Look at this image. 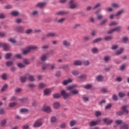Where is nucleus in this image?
Wrapping results in <instances>:
<instances>
[{"label":"nucleus","instance_id":"nucleus-1","mask_svg":"<svg viewBox=\"0 0 129 129\" xmlns=\"http://www.w3.org/2000/svg\"><path fill=\"white\" fill-rule=\"evenodd\" d=\"M76 87H77V86L76 85H74L73 86L68 87L67 88V89L68 90H71L70 92L72 94H73V95H76V94H78V93H79V91L77 90H73Z\"/></svg>","mask_w":129,"mask_h":129},{"label":"nucleus","instance_id":"nucleus-2","mask_svg":"<svg viewBox=\"0 0 129 129\" xmlns=\"http://www.w3.org/2000/svg\"><path fill=\"white\" fill-rule=\"evenodd\" d=\"M37 49H38V47L36 46H29L23 51V54H28L31 50H37Z\"/></svg>","mask_w":129,"mask_h":129},{"label":"nucleus","instance_id":"nucleus-3","mask_svg":"<svg viewBox=\"0 0 129 129\" xmlns=\"http://www.w3.org/2000/svg\"><path fill=\"white\" fill-rule=\"evenodd\" d=\"M127 106H124L121 108L122 111H119L117 112V115H122L123 113L125 114H128V110L126 109Z\"/></svg>","mask_w":129,"mask_h":129},{"label":"nucleus","instance_id":"nucleus-4","mask_svg":"<svg viewBox=\"0 0 129 129\" xmlns=\"http://www.w3.org/2000/svg\"><path fill=\"white\" fill-rule=\"evenodd\" d=\"M43 124V122L41 120H36L33 125L34 127H40Z\"/></svg>","mask_w":129,"mask_h":129},{"label":"nucleus","instance_id":"nucleus-5","mask_svg":"<svg viewBox=\"0 0 129 129\" xmlns=\"http://www.w3.org/2000/svg\"><path fill=\"white\" fill-rule=\"evenodd\" d=\"M61 95L63 97L64 99H66L67 98H68L69 97L70 94L67 93L65 90H62L61 91Z\"/></svg>","mask_w":129,"mask_h":129},{"label":"nucleus","instance_id":"nucleus-6","mask_svg":"<svg viewBox=\"0 0 129 129\" xmlns=\"http://www.w3.org/2000/svg\"><path fill=\"white\" fill-rule=\"evenodd\" d=\"M120 29H121V27L120 26H118V27L109 31L108 32V34H112V33L113 32H119V31H120Z\"/></svg>","mask_w":129,"mask_h":129},{"label":"nucleus","instance_id":"nucleus-7","mask_svg":"<svg viewBox=\"0 0 129 129\" xmlns=\"http://www.w3.org/2000/svg\"><path fill=\"white\" fill-rule=\"evenodd\" d=\"M3 47L5 51H9V49H10V46L9 44L6 43H0V47Z\"/></svg>","mask_w":129,"mask_h":129},{"label":"nucleus","instance_id":"nucleus-8","mask_svg":"<svg viewBox=\"0 0 129 129\" xmlns=\"http://www.w3.org/2000/svg\"><path fill=\"white\" fill-rule=\"evenodd\" d=\"M100 119L97 120L96 121H91L89 122V124L90 126H94V125H96L98 124L99 122H100Z\"/></svg>","mask_w":129,"mask_h":129},{"label":"nucleus","instance_id":"nucleus-9","mask_svg":"<svg viewBox=\"0 0 129 129\" xmlns=\"http://www.w3.org/2000/svg\"><path fill=\"white\" fill-rule=\"evenodd\" d=\"M75 0H70V9H76L77 7V5L74 4Z\"/></svg>","mask_w":129,"mask_h":129},{"label":"nucleus","instance_id":"nucleus-10","mask_svg":"<svg viewBox=\"0 0 129 129\" xmlns=\"http://www.w3.org/2000/svg\"><path fill=\"white\" fill-rule=\"evenodd\" d=\"M103 121L107 124V125H109V124H111V123H112V122L113 121L111 119H109L107 118H105L103 119Z\"/></svg>","mask_w":129,"mask_h":129},{"label":"nucleus","instance_id":"nucleus-11","mask_svg":"<svg viewBox=\"0 0 129 129\" xmlns=\"http://www.w3.org/2000/svg\"><path fill=\"white\" fill-rule=\"evenodd\" d=\"M62 44L64 47H70L71 45V43L67 40H64L62 41Z\"/></svg>","mask_w":129,"mask_h":129},{"label":"nucleus","instance_id":"nucleus-12","mask_svg":"<svg viewBox=\"0 0 129 129\" xmlns=\"http://www.w3.org/2000/svg\"><path fill=\"white\" fill-rule=\"evenodd\" d=\"M46 5H47V3L45 2L39 3L37 4V5H36V7H38L39 8H44V7H46Z\"/></svg>","mask_w":129,"mask_h":129},{"label":"nucleus","instance_id":"nucleus-13","mask_svg":"<svg viewBox=\"0 0 129 129\" xmlns=\"http://www.w3.org/2000/svg\"><path fill=\"white\" fill-rule=\"evenodd\" d=\"M72 82V80L71 79H69L68 80H64L63 81L62 84L63 85H67V84L69 83H71Z\"/></svg>","mask_w":129,"mask_h":129},{"label":"nucleus","instance_id":"nucleus-14","mask_svg":"<svg viewBox=\"0 0 129 129\" xmlns=\"http://www.w3.org/2000/svg\"><path fill=\"white\" fill-rule=\"evenodd\" d=\"M56 36H57V34H56L55 33H53V32L48 33L46 35V37H50L51 38L56 37Z\"/></svg>","mask_w":129,"mask_h":129},{"label":"nucleus","instance_id":"nucleus-15","mask_svg":"<svg viewBox=\"0 0 129 129\" xmlns=\"http://www.w3.org/2000/svg\"><path fill=\"white\" fill-rule=\"evenodd\" d=\"M74 65L75 66H80L81 65H82V61L81 60H76L74 62Z\"/></svg>","mask_w":129,"mask_h":129},{"label":"nucleus","instance_id":"nucleus-16","mask_svg":"<svg viewBox=\"0 0 129 129\" xmlns=\"http://www.w3.org/2000/svg\"><path fill=\"white\" fill-rule=\"evenodd\" d=\"M43 110L44 111H45V112H47L48 113H49V112H51V108L49 106H46L44 107L43 108Z\"/></svg>","mask_w":129,"mask_h":129},{"label":"nucleus","instance_id":"nucleus-17","mask_svg":"<svg viewBox=\"0 0 129 129\" xmlns=\"http://www.w3.org/2000/svg\"><path fill=\"white\" fill-rule=\"evenodd\" d=\"M47 56H48V54H43L40 57L41 60V61H46V60H47Z\"/></svg>","mask_w":129,"mask_h":129},{"label":"nucleus","instance_id":"nucleus-18","mask_svg":"<svg viewBox=\"0 0 129 129\" xmlns=\"http://www.w3.org/2000/svg\"><path fill=\"white\" fill-rule=\"evenodd\" d=\"M17 32H19L20 33H22L23 31H24V27L23 26H19L16 28Z\"/></svg>","mask_w":129,"mask_h":129},{"label":"nucleus","instance_id":"nucleus-19","mask_svg":"<svg viewBox=\"0 0 129 129\" xmlns=\"http://www.w3.org/2000/svg\"><path fill=\"white\" fill-rule=\"evenodd\" d=\"M7 123V119H4L3 120H1L0 122V124L1 126H5Z\"/></svg>","mask_w":129,"mask_h":129},{"label":"nucleus","instance_id":"nucleus-20","mask_svg":"<svg viewBox=\"0 0 129 129\" xmlns=\"http://www.w3.org/2000/svg\"><path fill=\"white\" fill-rule=\"evenodd\" d=\"M111 7L112 9H117L119 7V5L117 3H113L111 4Z\"/></svg>","mask_w":129,"mask_h":129},{"label":"nucleus","instance_id":"nucleus-21","mask_svg":"<svg viewBox=\"0 0 129 129\" xmlns=\"http://www.w3.org/2000/svg\"><path fill=\"white\" fill-rule=\"evenodd\" d=\"M27 78H28L29 81L33 82L35 80V79H34V76H33L28 75Z\"/></svg>","mask_w":129,"mask_h":129},{"label":"nucleus","instance_id":"nucleus-22","mask_svg":"<svg viewBox=\"0 0 129 129\" xmlns=\"http://www.w3.org/2000/svg\"><path fill=\"white\" fill-rule=\"evenodd\" d=\"M123 13V10H121L118 11L116 14L115 15V17H118V16H120Z\"/></svg>","mask_w":129,"mask_h":129},{"label":"nucleus","instance_id":"nucleus-23","mask_svg":"<svg viewBox=\"0 0 129 129\" xmlns=\"http://www.w3.org/2000/svg\"><path fill=\"white\" fill-rule=\"evenodd\" d=\"M46 85L45 84L41 83L39 84L38 87H39V88L41 89L42 88H44V87H46Z\"/></svg>","mask_w":129,"mask_h":129},{"label":"nucleus","instance_id":"nucleus-24","mask_svg":"<svg viewBox=\"0 0 129 129\" xmlns=\"http://www.w3.org/2000/svg\"><path fill=\"white\" fill-rule=\"evenodd\" d=\"M53 106L54 108H59V107H60V104L57 102H54L53 104Z\"/></svg>","mask_w":129,"mask_h":129},{"label":"nucleus","instance_id":"nucleus-25","mask_svg":"<svg viewBox=\"0 0 129 129\" xmlns=\"http://www.w3.org/2000/svg\"><path fill=\"white\" fill-rule=\"evenodd\" d=\"M51 92V90L49 89H46L44 91V93L45 95H48Z\"/></svg>","mask_w":129,"mask_h":129},{"label":"nucleus","instance_id":"nucleus-26","mask_svg":"<svg viewBox=\"0 0 129 129\" xmlns=\"http://www.w3.org/2000/svg\"><path fill=\"white\" fill-rule=\"evenodd\" d=\"M12 16H13L14 17H17L19 15V12L18 11H13L11 12Z\"/></svg>","mask_w":129,"mask_h":129},{"label":"nucleus","instance_id":"nucleus-27","mask_svg":"<svg viewBox=\"0 0 129 129\" xmlns=\"http://www.w3.org/2000/svg\"><path fill=\"white\" fill-rule=\"evenodd\" d=\"M118 95L119 96V97H124V96H125V94H124V93L122 92H120L118 93Z\"/></svg>","mask_w":129,"mask_h":129},{"label":"nucleus","instance_id":"nucleus-28","mask_svg":"<svg viewBox=\"0 0 129 129\" xmlns=\"http://www.w3.org/2000/svg\"><path fill=\"white\" fill-rule=\"evenodd\" d=\"M123 48H120L119 50L116 51V55H120V54H121V53L123 52Z\"/></svg>","mask_w":129,"mask_h":129},{"label":"nucleus","instance_id":"nucleus-29","mask_svg":"<svg viewBox=\"0 0 129 129\" xmlns=\"http://www.w3.org/2000/svg\"><path fill=\"white\" fill-rule=\"evenodd\" d=\"M50 66V63H46L44 64L42 66V70H45V69H47Z\"/></svg>","mask_w":129,"mask_h":129},{"label":"nucleus","instance_id":"nucleus-30","mask_svg":"<svg viewBox=\"0 0 129 129\" xmlns=\"http://www.w3.org/2000/svg\"><path fill=\"white\" fill-rule=\"evenodd\" d=\"M53 98H59L61 97V95L60 94L55 93L53 95Z\"/></svg>","mask_w":129,"mask_h":129},{"label":"nucleus","instance_id":"nucleus-31","mask_svg":"<svg viewBox=\"0 0 129 129\" xmlns=\"http://www.w3.org/2000/svg\"><path fill=\"white\" fill-rule=\"evenodd\" d=\"M21 82L22 83H24V82H26V80H27V77H21L20 78Z\"/></svg>","mask_w":129,"mask_h":129},{"label":"nucleus","instance_id":"nucleus-32","mask_svg":"<svg viewBox=\"0 0 129 129\" xmlns=\"http://www.w3.org/2000/svg\"><path fill=\"white\" fill-rule=\"evenodd\" d=\"M56 120H57V118L55 116H52L50 118V121L51 122H56Z\"/></svg>","mask_w":129,"mask_h":129},{"label":"nucleus","instance_id":"nucleus-33","mask_svg":"<svg viewBox=\"0 0 129 129\" xmlns=\"http://www.w3.org/2000/svg\"><path fill=\"white\" fill-rule=\"evenodd\" d=\"M83 64L85 66H88V65H90V62H89V60H85L83 61Z\"/></svg>","mask_w":129,"mask_h":129},{"label":"nucleus","instance_id":"nucleus-34","mask_svg":"<svg viewBox=\"0 0 129 129\" xmlns=\"http://www.w3.org/2000/svg\"><path fill=\"white\" fill-rule=\"evenodd\" d=\"M80 79H82V80H85L86 79V75H82L80 77H79Z\"/></svg>","mask_w":129,"mask_h":129},{"label":"nucleus","instance_id":"nucleus-35","mask_svg":"<svg viewBox=\"0 0 129 129\" xmlns=\"http://www.w3.org/2000/svg\"><path fill=\"white\" fill-rule=\"evenodd\" d=\"M97 81H102L103 80V77L101 76H99L96 77Z\"/></svg>","mask_w":129,"mask_h":129},{"label":"nucleus","instance_id":"nucleus-36","mask_svg":"<svg viewBox=\"0 0 129 129\" xmlns=\"http://www.w3.org/2000/svg\"><path fill=\"white\" fill-rule=\"evenodd\" d=\"M76 123V121L72 120V121H70V126H74V125H75Z\"/></svg>","mask_w":129,"mask_h":129},{"label":"nucleus","instance_id":"nucleus-37","mask_svg":"<svg viewBox=\"0 0 129 129\" xmlns=\"http://www.w3.org/2000/svg\"><path fill=\"white\" fill-rule=\"evenodd\" d=\"M101 6L100 3H97L95 5L94 7H92V10H95V9H97V8H99V7Z\"/></svg>","mask_w":129,"mask_h":129},{"label":"nucleus","instance_id":"nucleus-38","mask_svg":"<svg viewBox=\"0 0 129 129\" xmlns=\"http://www.w3.org/2000/svg\"><path fill=\"white\" fill-rule=\"evenodd\" d=\"M120 129H128V125L127 124H123V126L121 127Z\"/></svg>","mask_w":129,"mask_h":129},{"label":"nucleus","instance_id":"nucleus-39","mask_svg":"<svg viewBox=\"0 0 129 129\" xmlns=\"http://www.w3.org/2000/svg\"><path fill=\"white\" fill-rule=\"evenodd\" d=\"M72 73L73 75L77 76L78 75V74H79V72L76 70H74L72 71Z\"/></svg>","mask_w":129,"mask_h":129},{"label":"nucleus","instance_id":"nucleus-40","mask_svg":"<svg viewBox=\"0 0 129 129\" xmlns=\"http://www.w3.org/2000/svg\"><path fill=\"white\" fill-rule=\"evenodd\" d=\"M17 66L18 67H19V68H25V64H24L22 63H18Z\"/></svg>","mask_w":129,"mask_h":129},{"label":"nucleus","instance_id":"nucleus-41","mask_svg":"<svg viewBox=\"0 0 129 129\" xmlns=\"http://www.w3.org/2000/svg\"><path fill=\"white\" fill-rule=\"evenodd\" d=\"M101 40H102L101 38H97L93 41V43H98V42H100Z\"/></svg>","mask_w":129,"mask_h":129},{"label":"nucleus","instance_id":"nucleus-42","mask_svg":"<svg viewBox=\"0 0 129 129\" xmlns=\"http://www.w3.org/2000/svg\"><path fill=\"white\" fill-rule=\"evenodd\" d=\"M23 63H24L25 65H29V64H30V61H29V60L27 59H24L23 60Z\"/></svg>","mask_w":129,"mask_h":129},{"label":"nucleus","instance_id":"nucleus-43","mask_svg":"<svg viewBox=\"0 0 129 129\" xmlns=\"http://www.w3.org/2000/svg\"><path fill=\"white\" fill-rule=\"evenodd\" d=\"M65 18H60L57 21V22L59 23H62L63 22H64V21H65Z\"/></svg>","mask_w":129,"mask_h":129},{"label":"nucleus","instance_id":"nucleus-44","mask_svg":"<svg viewBox=\"0 0 129 129\" xmlns=\"http://www.w3.org/2000/svg\"><path fill=\"white\" fill-rule=\"evenodd\" d=\"M116 25H117V22H112L110 23V24H109V26H110V27H111V26H116Z\"/></svg>","mask_w":129,"mask_h":129},{"label":"nucleus","instance_id":"nucleus-45","mask_svg":"<svg viewBox=\"0 0 129 129\" xmlns=\"http://www.w3.org/2000/svg\"><path fill=\"white\" fill-rule=\"evenodd\" d=\"M91 85H87L84 86V88L85 89H90L91 88Z\"/></svg>","mask_w":129,"mask_h":129},{"label":"nucleus","instance_id":"nucleus-46","mask_svg":"<svg viewBox=\"0 0 129 129\" xmlns=\"http://www.w3.org/2000/svg\"><path fill=\"white\" fill-rule=\"evenodd\" d=\"M110 59V57L108 56H106L104 58V60L105 62H107Z\"/></svg>","mask_w":129,"mask_h":129},{"label":"nucleus","instance_id":"nucleus-47","mask_svg":"<svg viewBox=\"0 0 129 129\" xmlns=\"http://www.w3.org/2000/svg\"><path fill=\"white\" fill-rule=\"evenodd\" d=\"M17 103L15 102H12L9 103V106L10 107H14V106H15L16 105Z\"/></svg>","mask_w":129,"mask_h":129},{"label":"nucleus","instance_id":"nucleus-48","mask_svg":"<svg viewBox=\"0 0 129 129\" xmlns=\"http://www.w3.org/2000/svg\"><path fill=\"white\" fill-rule=\"evenodd\" d=\"M98 51V50L96 48H94L92 49V52L94 54H95L96 53H97Z\"/></svg>","mask_w":129,"mask_h":129},{"label":"nucleus","instance_id":"nucleus-49","mask_svg":"<svg viewBox=\"0 0 129 129\" xmlns=\"http://www.w3.org/2000/svg\"><path fill=\"white\" fill-rule=\"evenodd\" d=\"M7 88H8V85L5 84L1 89V91H5Z\"/></svg>","mask_w":129,"mask_h":129},{"label":"nucleus","instance_id":"nucleus-50","mask_svg":"<svg viewBox=\"0 0 129 129\" xmlns=\"http://www.w3.org/2000/svg\"><path fill=\"white\" fill-rule=\"evenodd\" d=\"M11 57H12V54L11 53H7L6 54L5 57L6 59H10Z\"/></svg>","mask_w":129,"mask_h":129},{"label":"nucleus","instance_id":"nucleus-51","mask_svg":"<svg viewBox=\"0 0 129 129\" xmlns=\"http://www.w3.org/2000/svg\"><path fill=\"white\" fill-rule=\"evenodd\" d=\"M115 123L116 124H121V123H122V121H121V120H116Z\"/></svg>","mask_w":129,"mask_h":129},{"label":"nucleus","instance_id":"nucleus-52","mask_svg":"<svg viewBox=\"0 0 129 129\" xmlns=\"http://www.w3.org/2000/svg\"><path fill=\"white\" fill-rule=\"evenodd\" d=\"M111 39H112L111 36H107L104 38V40H105V41H109V40H111Z\"/></svg>","mask_w":129,"mask_h":129},{"label":"nucleus","instance_id":"nucleus-53","mask_svg":"<svg viewBox=\"0 0 129 129\" xmlns=\"http://www.w3.org/2000/svg\"><path fill=\"white\" fill-rule=\"evenodd\" d=\"M101 115V112L99 111H96L95 112V115L96 116H99V115Z\"/></svg>","mask_w":129,"mask_h":129},{"label":"nucleus","instance_id":"nucleus-54","mask_svg":"<svg viewBox=\"0 0 129 129\" xmlns=\"http://www.w3.org/2000/svg\"><path fill=\"white\" fill-rule=\"evenodd\" d=\"M2 78L3 80H7V75L6 74L2 75Z\"/></svg>","mask_w":129,"mask_h":129},{"label":"nucleus","instance_id":"nucleus-55","mask_svg":"<svg viewBox=\"0 0 129 129\" xmlns=\"http://www.w3.org/2000/svg\"><path fill=\"white\" fill-rule=\"evenodd\" d=\"M20 101H21V102H26L27 101V98H23L19 99Z\"/></svg>","mask_w":129,"mask_h":129},{"label":"nucleus","instance_id":"nucleus-56","mask_svg":"<svg viewBox=\"0 0 129 129\" xmlns=\"http://www.w3.org/2000/svg\"><path fill=\"white\" fill-rule=\"evenodd\" d=\"M15 57L18 59H22V55L20 54H17L15 55Z\"/></svg>","mask_w":129,"mask_h":129},{"label":"nucleus","instance_id":"nucleus-57","mask_svg":"<svg viewBox=\"0 0 129 129\" xmlns=\"http://www.w3.org/2000/svg\"><path fill=\"white\" fill-rule=\"evenodd\" d=\"M122 80V79H121V77H118L116 78V81H117L118 82H121Z\"/></svg>","mask_w":129,"mask_h":129},{"label":"nucleus","instance_id":"nucleus-58","mask_svg":"<svg viewBox=\"0 0 129 129\" xmlns=\"http://www.w3.org/2000/svg\"><path fill=\"white\" fill-rule=\"evenodd\" d=\"M38 15V11L34 10L32 12V16H37Z\"/></svg>","mask_w":129,"mask_h":129},{"label":"nucleus","instance_id":"nucleus-59","mask_svg":"<svg viewBox=\"0 0 129 129\" xmlns=\"http://www.w3.org/2000/svg\"><path fill=\"white\" fill-rule=\"evenodd\" d=\"M7 66H12L13 65V62L12 61H7L6 62Z\"/></svg>","mask_w":129,"mask_h":129},{"label":"nucleus","instance_id":"nucleus-60","mask_svg":"<svg viewBox=\"0 0 129 129\" xmlns=\"http://www.w3.org/2000/svg\"><path fill=\"white\" fill-rule=\"evenodd\" d=\"M15 92L17 93H20V92H22V89L21 88H17L15 90Z\"/></svg>","mask_w":129,"mask_h":129},{"label":"nucleus","instance_id":"nucleus-61","mask_svg":"<svg viewBox=\"0 0 129 129\" xmlns=\"http://www.w3.org/2000/svg\"><path fill=\"white\" fill-rule=\"evenodd\" d=\"M20 112H28V109H21Z\"/></svg>","mask_w":129,"mask_h":129},{"label":"nucleus","instance_id":"nucleus-62","mask_svg":"<svg viewBox=\"0 0 129 129\" xmlns=\"http://www.w3.org/2000/svg\"><path fill=\"white\" fill-rule=\"evenodd\" d=\"M83 100H84V101L86 102V101H88V100H89V99L87 97L83 96Z\"/></svg>","mask_w":129,"mask_h":129},{"label":"nucleus","instance_id":"nucleus-63","mask_svg":"<svg viewBox=\"0 0 129 129\" xmlns=\"http://www.w3.org/2000/svg\"><path fill=\"white\" fill-rule=\"evenodd\" d=\"M9 42H11V43H13V44H15L16 43V40L13 38H10L9 40Z\"/></svg>","mask_w":129,"mask_h":129},{"label":"nucleus","instance_id":"nucleus-64","mask_svg":"<svg viewBox=\"0 0 129 129\" xmlns=\"http://www.w3.org/2000/svg\"><path fill=\"white\" fill-rule=\"evenodd\" d=\"M6 15L3 13L0 14V19H5Z\"/></svg>","mask_w":129,"mask_h":129}]
</instances>
